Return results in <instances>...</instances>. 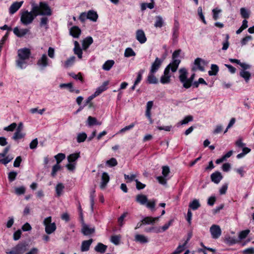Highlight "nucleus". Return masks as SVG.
Wrapping results in <instances>:
<instances>
[{
  "instance_id": "obj_47",
  "label": "nucleus",
  "mask_w": 254,
  "mask_h": 254,
  "mask_svg": "<svg viewBox=\"0 0 254 254\" xmlns=\"http://www.w3.org/2000/svg\"><path fill=\"white\" fill-rule=\"evenodd\" d=\"M135 53L131 48H127L125 51L124 56L125 57L128 58L135 56Z\"/></svg>"
},
{
  "instance_id": "obj_42",
  "label": "nucleus",
  "mask_w": 254,
  "mask_h": 254,
  "mask_svg": "<svg viewBox=\"0 0 254 254\" xmlns=\"http://www.w3.org/2000/svg\"><path fill=\"white\" fill-rule=\"evenodd\" d=\"M87 138V136L86 133L85 132H81L79 133L77 135V142L78 143H81L84 142L86 138Z\"/></svg>"
},
{
  "instance_id": "obj_21",
  "label": "nucleus",
  "mask_w": 254,
  "mask_h": 254,
  "mask_svg": "<svg viewBox=\"0 0 254 254\" xmlns=\"http://www.w3.org/2000/svg\"><path fill=\"white\" fill-rule=\"evenodd\" d=\"M74 45L73 52L74 54L76 55L79 59H81L82 58V50L80 48L79 43L75 41L74 42Z\"/></svg>"
},
{
  "instance_id": "obj_27",
  "label": "nucleus",
  "mask_w": 254,
  "mask_h": 254,
  "mask_svg": "<svg viewBox=\"0 0 254 254\" xmlns=\"http://www.w3.org/2000/svg\"><path fill=\"white\" fill-rule=\"evenodd\" d=\"M154 72H149L148 75L147 77V82L149 84H157L158 80L155 76Z\"/></svg>"
},
{
  "instance_id": "obj_10",
  "label": "nucleus",
  "mask_w": 254,
  "mask_h": 254,
  "mask_svg": "<svg viewBox=\"0 0 254 254\" xmlns=\"http://www.w3.org/2000/svg\"><path fill=\"white\" fill-rule=\"evenodd\" d=\"M163 62V59L158 57L155 58V61L152 63L149 71L156 73L159 70Z\"/></svg>"
},
{
  "instance_id": "obj_40",
  "label": "nucleus",
  "mask_w": 254,
  "mask_h": 254,
  "mask_svg": "<svg viewBox=\"0 0 254 254\" xmlns=\"http://www.w3.org/2000/svg\"><path fill=\"white\" fill-rule=\"evenodd\" d=\"M64 188V185L62 183H58L56 187V191L57 195L60 196L62 194Z\"/></svg>"
},
{
  "instance_id": "obj_28",
  "label": "nucleus",
  "mask_w": 254,
  "mask_h": 254,
  "mask_svg": "<svg viewBox=\"0 0 254 254\" xmlns=\"http://www.w3.org/2000/svg\"><path fill=\"white\" fill-rule=\"evenodd\" d=\"M159 218V216L156 217H146L142 220L141 222L143 224H153L158 221Z\"/></svg>"
},
{
  "instance_id": "obj_53",
  "label": "nucleus",
  "mask_w": 254,
  "mask_h": 254,
  "mask_svg": "<svg viewBox=\"0 0 254 254\" xmlns=\"http://www.w3.org/2000/svg\"><path fill=\"white\" fill-rule=\"evenodd\" d=\"M154 7L153 3H142L141 4V9L143 11L148 8L150 9L153 8Z\"/></svg>"
},
{
  "instance_id": "obj_6",
  "label": "nucleus",
  "mask_w": 254,
  "mask_h": 254,
  "mask_svg": "<svg viewBox=\"0 0 254 254\" xmlns=\"http://www.w3.org/2000/svg\"><path fill=\"white\" fill-rule=\"evenodd\" d=\"M181 52V50H177L175 51L172 54V61L168 65L172 66V72H175L177 71L178 66L181 63V60L178 59Z\"/></svg>"
},
{
  "instance_id": "obj_41",
  "label": "nucleus",
  "mask_w": 254,
  "mask_h": 254,
  "mask_svg": "<svg viewBox=\"0 0 254 254\" xmlns=\"http://www.w3.org/2000/svg\"><path fill=\"white\" fill-rule=\"evenodd\" d=\"M211 70L208 71V74L210 76L216 75L219 70V67L216 64H212L211 65Z\"/></svg>"
},
{
  "instance_id": "obj_35",
  "label": "nucleus",
  "mask_w": 254,
  "mask_h": 254,
  "mask_svg": "<svg viewBox=\"0 0 254 254\" xmlns=\"http://www.w3.org/2000/svg\"><path fill=\"white\" fill-rule=\"evenodd\" d=\"M80 157V153H75L70 154L67 157L69 163H73Z\"/></svg>"
},
{
  "instance_id": "obj_60",
  "label": "nucleus",
  "mask_w": 254,
  "mask_h": 254,
  "mask_svg": "<svg viewBox=\"0 0 254 254\" xmlns=\"http://www.w3.org/2000/svg\"><path fill=\"white\" fill-rule=\"evenodd\" d=\"M144 72L143 70H140L137 73V78L135 79L134 83L135 85H137L141 80L142 77V74Z\"/></svg>"
},
{
  "instance_id": "obj_31",
  "label": "nucleus",
  "mask_w": 254,
  "mask_h": 254,
  "mask_svg": "<svg viewBox=\"0 0 254 254\" xmlns=\"http://www.w3.org/2000/svg\"><path fill=\"white\" fill-rule=\"evenodd\" d=\"M200 206V204L199 202V200L196 199H193L191 202H190L189 204V209H191L193 210H195L197 209Z\"/></svg>"
},
{
  "instance_id": "obj_62",
  "label": "nucleus",
  "mask_w": 254,
  "mask_h": 254,
  "mask_svg": "<svg viewBox=\"0 0 254 254\" xmlns=\"http://www.w3.org/2000/svg\"><path fill=\"white\" fill-rule=\"evenodd\" d=\"M135 126L134 123H132L129 126H126L125 127L122 128L118 132V133H124L126 131L129 130L131 129H132Z\"/></svg>"
},
{
  "instance_id": "obj_9",
  "label": "nucleus",
  "mask_w": 254,
  "mask_h": 254,
  "mask_svg": "<svg viewBox=\"0 0 254 254\" xmlns=\"http://www.w3.org/2000/svg\"><path fill=\"white\" fill-rule=\"evenodd\" d=\"M40 13H37V16L40 15H47L50 16L52 15V11L47 3L44 2H40Z\"/></svg>"
},
{
  "instance_id": "obj_29",
  "label": "nucleus",
  "mask_w": 254,
  "mask_h": 254,
  "mask_svg": "<svg viewBox=\"0 0 254 254\" xmlns=\"http://www.w3.org/2000/svg\"><path fill=\"white\" fill-rule=\"evenodd\" d=\"M88 19L96 22L98 19V15L97 12L93 10H90L87 12Z\"/></svg>"
},
{
  "instance_id": "obj_11",
  "label": "nucleus",
  "mask_w": 254,
  "mask_h": 254,
  "mask_svg": "<svg viewBox=\"0 0 254 254\" xmlns=\"http://www.w3.org/2000/svg\"><path fill=\"white\" fill-rule=\"evenodd\" d=\"M210 232L213 239H217L221 235V229L217 225H212L210 228Z\"/></svg>"
},
{
  "instance_id": "obj_1",
  "label": "nucleus",
  "mask_w": 254,
  "mask_h": 254,
  "mask_svg": "<svg viewBox=\"0 0 254 254\" xmlns=\"http://www.w3.org/2000/svg\"><path fill=\"white\" fill-rule=\"evenodd\" d=\"M18 58L16 60L17 66L20 69L25 68L27 64V61L29 59L31 52L30 49L24 48L17 51Z\"/></svg>"
},
{
  "instance_id": "obj_26",
  "label": "nucleus",
  "mask_w": 254,
  "mask_h": 254,
  "mask_svg": "<svg viewBox=\"0 0 254 254\" xmlns=\"http://www.w3.org/2000/svg\"><path fill=\"white\" fill-rule=\"evenodd\" d=\"M93 42V39L91 37H88L84 39L82 43V49L84 50H86L90 45Z\"/></svg>"
},
{
  "instance_id": "obj_19",
  "label": "nucleus",
  "mask_w": 254,
  "mask_h": 254,
  "mask_svg": "<svg viewBox=\"0 0 254 254\" xmlns=\"http://www.w3.org/2000/svg\"><path fill=\"white\" fill-rule=\"evenodd\" d=\"M194 64L197 66V69L202 71L204 70V66L205 65L206 63L201 58H196L194 60Z\"/></svg>"
},
{
  "instance_id": "obj_61",
  "label": "nucleus",
  "mask_w": 254,
  "mask_h": 254,
  "mask_svg": "<svg viewBox=\"0 0 254 254\" xmlns=\"http://www.w3.org/2000/svg\"><path fill=\"white\" fill-rule=\"evenodd\" d=\"M193 120V117L190 115L187 116L180 122L181 125H186L189 122H191Z\"/></svg>"
},
{
  "instance_id": "obj_51",
  "label": "nucleus",
  "mask_w": 254,
  "mask_h": 254,
  "mask_svg": "<svg viewBox=\"0 0 254 254\" xmlns=\"http://www.w3.org/2000/svg\"><path fill=\"white\" fill-rule=\"evenodd\" d=\"M48 22L49 20L47 17H43L41 18L40 26L41 27H44L46 29H47L48 28Z\"/></svg>"
},
{
  "instance_id": "obj_12",
  "label": "nucleus",
  "mask_w": 254,
  "mask_h": 254,
  "mask_svg": "<svg viewBox=\"0 0 254 254\" xmlns=\"http://www.w3.org/2000/svg\"><path fill=\"white\" fill-rule=\"evenodd\" d=\"M136 39L140 44H144L147 41V38L145 36V33L142 29H138L136 30L135 33Z\"/></svg>"
},
{
  "instance_id": "obj_49",
  "label": "nucleus",
  "mask_w": 254,
  "mask_h": 254,
  "mask_svg": "<svg viewBox=\"0 0 254 254\" xmlns=\"http://www.w3.org/2000/svg\"><path fill=\"white\" fill-rule=\"evenodd\" d=\"M59 87L61 88H67L70 92H73L74 91V89L73 88V85L71 83H62L60 85Z\"/></svg>"
},
{
  "instance_id": "obj_39",
  "label": "nucleus",
  "mask_w": 254,
  "mask_h": 254,
  "mask_svg": "<svg viewBox=\"0 0 254 254\" xmlns=\"http://www.w3.org/2000/svg\"><path fill=\"white\" fill-rule=\"evenodd\" d=\"M95 190L92 189L90 192V201L91 210L93 211V206L94 205V198L95 197Z\"/></svg>"
},
{
  "instance_id": "obj_56",
  "label": "nucleus",
  "mask_w": 254,
  "mask_h": 254,
  "mask_svg": "<svg viewBox=\"0 0 254 254\" xmlns=\"http://www.w3.org/2000/svg\"><path fill=\"white\" fill-rule=\"evenodd\" d=\"M25 188L24 186L17 187L15 189V193L17 195H21L25 193Z\"/></svg>"
},
{
  "instance_id": "obj_30",
  "label": "nucleus",
  "mask_w": 254,
  "mask_h": 254,
  "mask_svg": "<svg viewBox=\"0 0 254 254\" xmlns=\"http://www.w3.org/2000/svg\"><path fill=\"white\" fill-rule=\"evenodd\" d=\"M107 248V246L106 245H105L102 243H99L95 246L94 250L97 252L103 254L106 252Z\"/></svg>"
},
{
  "instance_id": "obj_2",
  "label": "nucleus",
  "mask_w": 254,
  "mask_h": 254,
  "mask_svg": "<svg viewBox=\"0 0 254 254\" xmlns=\"http://www.w3.org/2000/svg\"><path fill=\"white\" fill-rule=\"evenodd\" d=\"M135 201L140 205H145L152 212L155 211V205L157 202L156 199H152L148 201L146 195L140 194L136 196Z\"/></svg>"
},
{
  "instance_id": "obj_48",
  "label": "nucleus",
  "mask_w": 254,
  "mask_h": 254,
  "mask_svg": "<svg viewBox=\"0 0 254 254\" xmlns=\"http://www.w3.org/2000/svg\"><path fill=\"white\" fill-rule=\"evenodd\" d=\"M250 231L248 229L241 231L238 235L239 241L246 238L248 234L250 233Z\"/></svg>"
},
{
  "instance_id": "obj_32",
  "label": "nucleus",
  "mask_w": 254,
  "mask_h": 254,
  "mask_svg": "<svg viewBox=\"0 0 254 254\" xmlns=\"http://www.w3.org/2000/svg\"><path fill=\"white\" fill-rule=\"evenodd\" d=\"M115 62L113 60L107 61L102 65V68L106 70H109L114 64Z\"/></svg>"
},
{
  "instance_id": "obj_22",
  "label": "nucleus",
  "mask_w": 254,
  "mask_h": 254,
  "mask_svg": "<svg viewBox=\"0 0 254 254\" xmlns=\"http://www.w3.org/2000/svg\"><path fill=\"white\" fill-rule=\"evenodd\" d=\"M134 241L140 244H146L148 243L149 239L146 236L141 234H136L134 236Z\"/></svg>"
},
{
  "instance_id": "obj_36",
  "label": "nucleus",
  "mask_w": 254,
  "mask_h": 254,
  "mask_svg": "<svg viewBox=\"0 0 254 254\" xmlns=\"http://www.w3.org/2000/svg\"><path fill=\"white\" fill-rule=\"evenodd\" d=\"M25 136V133L21 131L16 130V131L14 133L12 138L15 140L22 139Z\"/></svg>"
},
{
  "instance_id": "obj_58",
  "label": "nucleus",
  "mask_w": 254,
  "mask_h": 254,
  "mask_svg": "<svg viewBox=\"0 0 254 254\" xmlns=\"http://www.w3.org/2000/svg\"><path fill=\"white\" fill-rule=\"evenodd\" d=\"M61 169V166L59 164H56L52 168V171L51 172V175L52 177H54L57 174V172L59 171Z\"/></svg>"
},
{
  "instance_id": "obj_13",
  "label": "nucleus",
  "mask_w": 254,
  "mask_h": 254,
  "mask_svg": "<svg viewBox=\"0 0 254 254\" xmlns=\"http://www.w3.org/2000/svg\"><path fill=\"white\" fill-rule=\"evenodd\" d=\"M24 1H15L13 2L9 8V13L10 14L15 13L22 6Z\"/></svg>"
},
{
  "instance_id": "obj_43",
  "label": "nucleus",
  "mask_w": 254,
  "mask_h": 254,
  "mask_svg": "<svg viewBox=\"0 0 254 254\" xmlns=\"http://www.w3.org/2000/svg\"><path fill=\"white\" fill-rule=\"evenodd\" d=\"M40 3H39V5H37L33 3L32 4V10L30 12H32L33 14H37V13H40Z\"/></svg>"
},
{
  "instance_id": "obj_14",
  "label": "nucleus",
  "mask_w": 254,
  "mask_h": 254,
  "mask_svg": "<svg viewBox=\"0 0 254 254\" xmlns=\"http://www.w3.org/2000/svg\"><path fill=\"white\" fill-rule=\"evenodd\" d=\"M48 59L46 54H43L37 61V65L43 69L49 65Z\"/></svg>"
},
{
  "instance_id": "obj_54",
  "label": "nucleus",
  "mask_w": 254,
  "mask_h": 254,
  "mask_svg": "<svg viewBox=\"0 0 254 254\" xmlns=\"http://www.w3.org/2000/svg\"><path fill=\"white\" fill-rule=\"evenodd\" d=\"M106 163L111 167L116 166L118 164L117 161L115 158H112L110 160H107Z\"/></svg>"
},
{
  "instance_id": "obj_18",
  "label": "nucleus",
  "mask_w": 254,
  "mask_h": 254,
  "mask_svg": "<svg viewBox=\"0 0 254 254\" xmlns=\"http://www.w3.org/2000/svg\"><path fill=\"white\" fill-rule=\"evenodd\" d=\"M81 33L80 29L77 26H74L69 29V34L75 38H78Z\"/></svg>"
},
{
  "instance_id": "obj_64",
  "label": "nucleus",
  "mask_w": 254,
  "mask_h": 254,
  "mask_svg": "<svg viewBox=\"0 0 254 254\" xmlns=\"http://www.w3.org/2000/svg\"><path fill=\"white\" fill-rule=\"evenodd\" d=\"M221 12V10L217 8L213 9L212 10L213 18L215 20L218 19L219 14Z\"/></svg>"
},
{
  "instance_id": "obj_4",
  "label": "nucleus",
  "mask_w": 254,
  "mask_h": 254,
  "mask_svg": "<svg viewBox=\"0 0 254 254\" xmlns=\"http://www.w3.org/2000/svg\"><path fill=\"white\" fill-rule=\"evenodd\" d=\"M37 14H32V12L23 10L20 13V21L24 25H27L32 23Z\"/></svg>"
},
{
  "instance_id": "obj_57",
  "label": "nucleus",
  "mask_w": 254,
  "mask_h": 254,
  "mask_svg": "<svg viewBox=\"0 0 254 254\" xmlns=\"http://www.w3.org/2000/svg\"><path fill=\"white\" fill-rule=\"evenodd\" d=\"M55 158L56 159L57 163L59 164L60 163L62 160H63L65 158V155L64 154L61 153H59L57 155H56L55 156Z\"/></svg>"
},
{
  "instance_id": "obj_34",
  "label": "nucleus",
  "mask_w": 254,
  "mask_h": 254,
  "mask_svg": "<svg viewBox=\"0 0 254 254\" xmlns=\"http://www.w3.org/2000/svg\"><path fill=\"white\" fill-rule=\"evenodd\" d=\"M156 21L154 24V26L156 28H161L164 24V20L162 16L158 15L156 16Z\"/></svg>"
},
{
  "instance_id": "obj_20",
  "label": "nucleus",
  "mask_w": 254,
  "mask_h": 254,
  "mask_svg": "<svg viewBox=\"0 0 254 254\" xmlns=\"http://www.w3.org/2000/svg\"><path fill=\"white\" fill-rule=\"evenodd\" d=\"M93 243V239H90L88 240L82 241L81 245L80 250L82 252H87L89 251L90 247Z\"/></svg>"
},
{
  "instance_id": "obj_17",
  "label": "nucleus",
  "mask_w": 254,
  "mask_h": 254,
  "mask_svg": "<svg viewBox=\"0 0 254 254\" xmlns=\"http://www.w3.org/2000/svg\"><path fill=\"white\" fill-rule=\"evenodd\" d=\"M210 178L212 182L218 184L222 179L223 176L220 172L216 171L211 175Z\"/></svg>"
},
{
  "instance_id": "obj_23",
  "label": "nucleus",
  "mask_w": 254,
  "mask_h": 254,
  "mask_svg": "<svg viewBox=\"0 0 254 254\" xmlns=\"http://www.w3.org/2000/svg\"><path fill=\"white\" fill-rule=\"evenodd\" d=\"M108 84L109 81H105L100 86L96 89L95 92L94 93V95L96 97L107 90Z\"/></svg>"
},
{
  "instance_id": "obj_44",
  "label": "nucleus",
  "mask_w": 254,
  "mask_h": 254,
  "mask_svg": "<svg viewBox=\"0 0 254 254\" xmlns=\"http://www.w3.org/2000/svg\"><path fill=\"white\" fill-rule=\"evenodd\" d=\"M121 239L120 235H114L111 237V242L115 245H118Z\"/></svg>"
},
{
  "instance_id": "obj_3",
  "label": "nucleus",
  "mask_w": 254,
  "mask_h": 254,
  "mask_svg": "<svg viewBox=\"0 0 254 254\" xmlns=\"http://www.w3.org/2000/svg\"><path fill=\"white\" fill-rule=\"evenodd\" d=\"M179 79L183 84L184 88L188 89L192 85V83L194 78L195 74L193 73L190 78H188V71L185 68H182L179 70Z\"/></svg>"
},
{
  "instance_id": "obj_37",
  "label": "nucleus",
  "mask_w": 254,
  "mask_h": 254,
  "mask_svg": "<svg viewBox=\"0 0 254 254\" xmlns=\"http://www.w3.org/2000/svg\"><path fill=\"white\" fill-rule=\"evenodd\" d=\"M239 241L237 240L235 238L228 236L225 238V242L229 246L234 245Z\"/></svg>"
},
{
  "instance_id": "obj_46",
  "label": "nucleus",
  "mask_w": 254,
  "mask_h": 254,
  "mask_svg": "<svg viewBox=\"0 0 254 254\" xmlns=\"http://www.w3.org/2000/svg\"><path fill=\"white\" fill-rule=\"evenodd\" d=\"M186 245L187 244H185V243L183 245H179L172 254H179L181 253L185 250Z\"/></svg>"
},
{
  "instance_id": "obj_45",
  "label": "nucleus",
  "mask_w": 254,
  "mask_h": 254,
  "mask_svg": "<svg viewBox=\"0 0 254 254\" xmlns=\"http://www.w3.org/2000/svg\"><path fill=\"white\" fill-rule=\"evenodd\" d=\"M240 14L244 18H248L250 17V12L245 7L240 9Z\"/></svg>"
},
{
  "instance_id": "obj_5",
  "label": "nucleus",
  "mask_w": 254,
  "mask_h": 254,
  "mask_svg": "<svg viewBox=\"0 0 254 254\" xmlns=\"http://www.w3.org/2000/svg\"><path fill=\"white\" fill-rule=\"evenodd\" d=\"M28 249V244L26 242L19 243L13 247L7 254H23Z\"/></svg>"
},
{
  "instance_id": "obj_50",
  "label": "nucleus",
  "mask_w": 254,
  "mask_h": 254,
  "mask_svg": "<svg viewBox=\"0 0 254 254\" xmlns=\"http://www.w3.org/2000/svg\"><path fill=\"white\" fill-rule=\"evenodd\" d=\"M137 175L136 174H130V175H124V178L125 180H127V182H131L133 181H134L136 180L135 178L137 177Z\"/></svg>"
},
{
  "instance_id": "obj_52",
  "label": "nucleus",
  "mask_w": 254,
  "mask_h": 254,
  "mask_svg": "<svg viewBox=\"0 0 254 254\" xmlns=\"http://www.w3.org/2000/svg\"><path fill=\"white\" fill-rule=\"evenodd\" d=\"M128 215L127 212H125L123 214L118 218V221L120 227H122L124 225V219L125 217Z\"/></svg>"
},
{
  "instance_id": "obj_24",
  "label": "nucleus",
  "mask_w": 254,
  "mask_h": 254,
  "mask_svg": "<svg viewBox=\"0 0 254 254\" xmlns=\"http://www.w3.org/2000/svg\"><path fill=\"white\" fill-rule=\"evenodd\" d=\"M180 28L179 22L178 20H175L174 26L172 29L173 32V38L174 39H177L179 36V30Z\"/></svg>"
},
{
  "instance_id": "obj_15",
  "label": "nucleus",
  "mask_w": 254,
  "mask_h": 254,
  "mask_svg": "<svg viewBox=\"0 0 254 254\" xmlns=\"http://www.w3.org/2000/svg\"><path fill=\"white\" fill-rule=\"evenodd\" d=\"M110 181V177L107 173L104 172L102 173L101 177V181L100 187L101 189H104Z\"/></svg>"
},
{
  "instance_id": "obj_7",
  "label": "nucleus",
  "mask_w": 254,
  "mask_h": 254,
  "mask_svg": "<svg viewBox=\"0 0 254 254\" xmlns=\"http://www.w3.org/2000/svg\"><path fill=\"white\" fill-rule=\"evenodd\" d=\"M43 224L45 227V232L47 234H51L54 233L57 228L55 223H52V217L51 216L46 218L43 221Z\"/></svg>"
},
{
  "instance_id": "obj_8",
  "label": "nucleus",
  "mask_w": 254,
  "mask_h": 254,
  "mask_svg": "<svg viewBox=\"0 0 254 254\" xmlns=\"http://www.w3.org/2000/svg\"><path fill=\"white\" fill-rule=\"evenodd\" d=\"M172 66L168 65L165 68L163 75L160 77V81L163 84H169L171 82V74L170 70L172 71Z\"/></svg>"
},
{
  "instance_id": "obj_25",
  "label": "nucleus",
  "mask_w": 254,
  "mask_h": 254,
  "mask_svg": "<svg viewBox=\"0 0 254 254\" xmlns=\"http://www.w3.org/2000/svg\"><path fill=\"white\" fill-rule=\"evenodd\" d=\"M75 61V57L74 56L70 57L69 58L67 59L64 62L62 63V66L64 68H68L72 66Z\"/></svg>"
},
{
  "instance_id": "obj_16",
  "label": "nucleus",
  "mask_w": 254,
  "mask_h": 254,
  "mask_svg": "<svg viewBox=\"0 0 254 254\" xmlns=\"http://www.w3.org/2000/svg\"><path fill=\"white\" fill-rule=\"evenodd\" d=\"M29 32V29H19L17 27H15L13 29L14 34L18 37H22L26 35Z\"/></svg>"
},
{
  "instance_id": "obj_63",
  "label": "nucleus",
  "mask_w": 254,
  "mask_h": 254,
  "mask_svg": "<svg viewBox=\"0 0 254 254\" xmlns=\"http://www.w3.org/2000/svg\"><path fill=\"white\" fill-rule=\"evenodd\" d=\"M17 174L16 172L11 171L8 173V178L10 182H13L15 180Z\"/></svg>"
},
{
  "instance_id": "obj_38",
  "label": "nucleus",
  "mask_w": 254,
  "mask_h": 254,
  "mask_svg": "<svg viewBox=\"0 0 254 254\" xmlns=\"http://www.w3.org/2000/svg\"><path fill=\"white\" fill-rule=\"evenodd\" d=\"M240 76L244 78L246 82H248L251 77V73L250 72L246 71L245 70H242L240 72Z\"/></svg>"
},
{
  "instance_id": "obj_59",
  "label": "nucleus",
  "mask_w": 254,
  "mask_h": 254,
  "mask_svg": "<svg viewBox=\"0 0 254 254\" xmlns=\"http://www.w3.org/2000/svg\"><path fill=\"white\" fill-rule=\"evenodd\" d=\"M17 124L15 123L11 124L9 126L4 127V130L7 131H12L16 127Z\"/></svg>"
},
{
  "instance_id": "obj_55",
  "label": "nucleus",
  "mask_w": 254,
  "mask_h": 254,
  "mask_svg": "<svg viewBox=\"0 0 254 254\" xmlns=\"http://www.w3.org/2000/svg\"><path fill=\"white\" fill-rule=\"evenodd\" d=\"M145 232L147 233L154 232L156 233H159L161 232V231L160 230V228L159 227H152L146 229Z\"/></svg>"
},
{
  "instance_id": "obj_33",
  "label": "nucleus",
  "mask_w": 254,
  "mask_h": 254,
  "mask_svg": "<svg viewBox=\"0 0 254 254\" xmlns=\"http://www.w3.org/2000/svg\"><path fill=\"white\" fill-rule=\"evenodd\" d=\"M95 231L94 228H90L87 225H84L82 229V233L86 236L89 235Z\"/></svg>"
}]
</instances>
